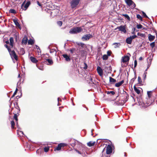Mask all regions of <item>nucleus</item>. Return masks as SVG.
<instances>
[{"label": "nucleus", "instance_id": "aec40b11", "mask_svg": "<svg viewBox=\"0 0 157 157\" xmlns=\"http://www.w3.org/2000/svg\"><path fill=\"white\" fill-rule=\"evenodd\" d=\"M10 45L12 47L13 44V37H11L10 39Z\"/></svg>", "mask_w": 157, "mask_h": 157}, {"label": "nucleus", "instance_id": "8fccbe9b", "mask_svg": "<svg viewBox=\"0 0 157 157\" xmlns=\"http://www.w3.org/2000/svg\"><path fill=\"white\" fill-rule=\"evenodd\" d=\"M17 93L16 92H14L13 95H12V98L14 97L15 96V95Z\"/></svg>", "mask_w": 157, "mask_h": 157}, {"label": "nucleus", "instance_id": "3c124183", "mask_svg": "<svg viewBox=\"0 0 157 157\" xmlns=\"http://www.w3.org/2000/svg\"><path fill=\"white\" fill-rule=\"evenodd\" d=\"M21 50L22 51V54H24L25 53V52L24 51V49L23 48H21Z\"/></svg>", "mask_w": 157, "mask_h": 157}, {"label": "nucleus", "instance_id": "13d9d810", "mask_svg": "<svg viewBox=\"0 0 157 157\" xmlns=\"http://www.w3.org/2000/svg\"><path fill=\"white\" fill-rule=\"evenodd\" d=\"M149 65H148L147 69L146 70V71L147 70V69L149 68Z\"/></svg>", "mask_w": 157, "mask_h": 157}, {"label": "nucleus", "instance_id": "423d86ee", "mask_svg": "<svg viewBox=\"0 0 157 157\" xmlns=\"http://www.w3.org/2000/svg\"><path fill=\"white\" fill-rule=\"evenodd\" d=\"M9 52L11 58L13 59L14 58L16 60H17L18 59L17 56L15 51L14 50L12 51H10Z\"/></svg>", "mask_w": 157, "mask_h": 157}, {"label": "nucleus", "instance_id": "393cba45", "mask_svg": "<svg viewBox=\"0 0 157 157\" xmlns=\"http://www.w3.org/2000/svg\"><path fill=\"white\" fill-rule=\"evenodd\" d=\"M152 92V91H148L147 92V94L149 98H150L151 97Z\"/></svg>", "mask_w": 157, "mask_h": 157}, {"label": "nucleus", "instance_id": "a211bd4d", "mask_svg": "<svg viewBox=\"0 0 157 157\" xmlns=\"http://www.w3.org/2000/svg\"><path fill=\"white\" fill-rule=\"evenodd\" d=\"M95 143V142L91 141L88 142L87 144V145L89 147H91L94 146Z\"/></svg>", "mask_w": 157, "mask_h": 157}, {"label": "nucleus", "instance_id": "2eb2a0df", "mask_svg": "<svg viewBox=\"0 0 157 157\" xmlns=\"http://www.w3.org/2000/svg\"><path fill=\"white\" fill-rule=\"evenodd\" d=\"M30 59L32 62L34 63H36L38 61L35 58L32 56L30 57Z\"/></svg>", "mask_w": 157, "mask_h": 157}, {"label": "nucleus", "instance_id": "f3484780", "mask_svg": "<svg viewBox=\"0 0 157 157\" xmlns=\"http://www.w3.org/2000/svg\"><path fill=\"white\" fill-rule=\"evenodd\" d=\"M155 36H153L151 35V34H149L148 35V39L150 41H153L155 39Z\"/></svg>", "mask_w": 157, "mask_h": 157}, {"label": "nucleus", "instance_id": "680f3d73", "mask_svg": "<svg viewBox=\"0 0 157 157\" xmlns=\"http://www.w3.org/2000/svg\"><path fill=\"white\" fill-rule=\"evenodd\" d=\"M93 130L92 129L91 131V132L92 133V135H93Z\"/></svg>", "mask_w": 157, "mask_h": 157}, {"label": "nucleus", "instance_id": "cd10ccee", "mask_svg": "<svg viewBox=\"0 0 157 157\" xmlns=\"http://www.w3.org/2000/svg\"><path fill=\"white\" fill-rule=\"evenodd\" d=\"M46 60L48 62L49 64H52L53 63L52 60V59H46Z\"/></svg>", "mask_w": 157, "mask_h": 157}, {"label": "nucleus", "instance_id": "6ab92c4d", "mask_svg": "<svg viewBox=\"0 0 157 157\" xmlns=\"http://www.w3.org/2000/svg\"><path fill=\"white\" fill-rule=\"evenodd\" d=\"M28 40V39L26 36L22 40V43L24 44H26Z\"/></svg>", "mask_w": 157, "mask_h": 157}, {"label": "nucleus", "instance_id": "4be33fe9", "mask_svg": "<svg viewBox=\"0 0 157 157\" xmlns=\"http://www.w3.org/2000/svg\"><path fill=\"white\" fill-rule=\"evenodd\" d=\"M109 82L111 83H114L116 82V79L113 78L111 77H109Z\"/></svg>", "mask_w": 157, "mask_h": 157}, {"label": "nucleus", "instance_id": "5fc2aeb1", "mask_svg": "<svg viewBox=\"0 0 157 157\" xmlns=\"http://www.w3.org/2000/svg\"><path fill=\"white\" fill-rule=\"evenodd\" d=\"M36 48L37 50H39V49H40L39 47L37 45H36Z\"/></svg>", "mask_w": 157, "mask_h": 157}, {"label": "nucleus", "instance_id": "ea45409f", "mask_svg": "<svg viewBox=\"0 0 157 157\" xmlns=\"http://www.w3.org/2000/svg\"><path fill=\"white\" fill-rule=\"evenodd\" d=\"M150 45L151 47L153 48L155 46V42H153L151 43Z\"/></svg>", "mask_w": 157, "mask_h": 157}, {"label": "nucleus", "instance_id": "7c9ffc66", "mask_svg": "<svg viewBox=\"0 0 157 157\" xmlns=\"http://www.w3.org/2000/svg\"><path fill=\"white\" fill-rule=\"evenodd\" d=\"M9 12L11 13H16V10L14 9H10Z\"/></svg>", "mask_w": 157, "mask_h": 157}, {"label": "nucleus", "instance_id": "4c0bfd02", "mask_svg": "<svg viewBox=\"0 0 157 157\" xmlns=\"http://www.w3.org/2000/svg\"><path fill=\"white\" fill-rule=\"evenodd\" d=\"M137 27L138 29H141L142 27V26L140 24L137 25Z\"/></svg>", "mask_w": 157, "mask_h": 157}, {"label": "nucleus", "instance_id": "c756f323", "mask_svg": "<svg viewBox=\"0 0 157 157\" xmlns=\"http://www.w3.org/2000/svg\"><path fill=\"white\" fill-rule=\"evenodd\" d=\"M11 128H13L15 125V123L13 121H12L11 122Z\"/></svg>", "mask_w": 157, "mask_h": 157}, {"label": "nucleus", "instance_id": "79ce46f5", "mask_svg": "<svg viewBox=\"0 0 157 157\" xmlns=\"http://www.w3.org/2000/svg\"><path fill=\"white\" fill-rule=\"evenodd\" d=\"M142 13L144 17H145L146 18H148V17L147 16V15H146V14L144 12H143Z\"/></svg>", "mask_w": 157, "mask_h": 157}, {"label": "nucleus", "instance_id": "f8f14e48", "mask_svg": "<svg viewBox=\"0 0 157 157\" xmlns=\"http://www.w3.org/2000/svg\"><path fill=\"white\" fill-rule=\"evenodd\" d=\"M63 57L65 58L66 61H70V57L67 54H63Z\"/></svg>", "mask_w": 157, "mask_h": 157}, {"label": "nucleus", "instance_id": "6e6d98bb", "mask_svg": "<svg viewBox=\"0 0 157 157\" xmlns=\"http://www.w3.org/2000/svg\"><path fill=\"white\" fill-rule=\"evenodd\" d=\"M105 148H104V149H103V150H102V153H103V152L105 150Z\"/></svg>", "mask_w": 157, "mask_h": 157}, {"label": "nucleus", "instance_id": "412c9836", "mask_svg": "<svg viewBox=\"0 0 157 157\" xmlns=\"http://www.w3.org/2000/svg\"><path fill=\"white\" fill-rule=\"evenodd\" d=\"M132 41V40L130 38V37H128L126 39V43L129 44H131Z\"/></svg>", "mask_w": 157, "mask_h": 157}, {"label": "nucleus", "instance_id": "49530a36", "mask_svg": "<svg viewBox=\"0 0 157 157\" xmlns=\"http://www.w3.org/2000/svg\"><path fill=\"white\" fill-rule=\"evenodd\" d=\"M37 3L38 6H40L42 7L40 3L38 1H37Z\"/></svg>", "mask_w": 157, "mask_h": 157}, {"label": "nucleus", "instance_id": "de8ad7c7", "mask_svg": "<svg viewBox=\"0 0 157 157\" xmlns=\"http://www.w3.org/2000/svg\"><path fill=\"white\" fill-rule=\"evenodd\" d=\"M37 52L38 53V55H41V51L40 49H39V50H37Z\"/></svg>", "mask_w": 157, "mask_h": 157}, {"label": "nucleus", "instance_id": "dca6fc26", "mask_svg": "<svg viewBox=\"0 0 157 157\" xmlns=\"http://www.w3.org/2000/svg\"><path fill=\"white\" fill-rule=\"evenodd\" d=\"M124 82V80H122L121 81L119 82L116 83L115 86L117 87H119L122 84H123Z\"/></svg>", "mask_w": 157, "mask_h": 157}, {"label": "nucleus", "instance_id": "c03bdc74", "mask_svg": "<svg viewBox=\"0 0 157 157\" xmlns=\"http://www.w3.org/2000/svg\"><path fill=\"white\" fill-rule=\"evenodd\" d=\"M138 82L139 83L141 82V79L140 77H138Z\"/></svg>", "mask_w": 157, "mask_h": 157}, {"label": "nucleus", "instance_id": "ddd939ff", "mask_svg": "<svg viewBox=\"0 0 157 157\" xmlns=\"http://www.w3.org/2000/svg\"><path fill=\"white\" fill-rule=\"evenodd\" d=\"M140 89H141V88ZM134 89L135 91L138 94H140V88H137L135 86H134Z\"/></svg>", "mask_w": 157, "mask_h": 157}, {"label": "nucleus", "instance_id": "4468645a", "mask_svg": "<svg viewBox=\"0 0 157 157\" xmlns=\"http://www.w3.org/2000/svg\"><path fill=\"white\" fill-rule=\"evenodd\" d=\"M13 21L16 26L18 27L20 29H21L20 25L17 19H14Z\"/></svg>", "mask_w": 157, "mask_h": 157}, {"label": "nucleus", "instance_id": "052dcab7", "mask_svg": "<svg viewBox=\"0 0 157 157\" xmlns=\"http://www.w3.org/2000/svg\"><path fill=\"white\" fill-rule=\"evenodd\" d=\"M39 152H40V150H37V151H36V152H37V153H38V152H39Z\"/></svg>", "mask_w": 157, "mask_h": 157}, {"label": "nucleus", "instance_id": "5701e85b", "mask_svg": "<svg viewBox=\"0 0 157 157\" xmlns=\"http://www.w3.org/2000/svg\"><path fill=\"white\" fill-rule=\"evenodd\" d=\"M17 114H14V117H13V118L16 121H17V126L18 125V122H17L18 119H17Z\"/></svg>", "mask_w": 157, "mask_h": 157}, {"label": "nucleus", "instance_id": "c9c22d12", "mask_svg": "<svg viewBox=\"0 0 157 157\" xmlns=\"http://www.w3.org/2000/svg\"><path fill=\"white\" fill-rule=\"evenodd\" d=\"M57 24L60 26H61L62 24V22L61 21H58L57 22Z\"/></svg>", "mask_w": 157, "mask_h": 157}, {"label": "nucleus", "instance_id": "864d4df0", "mask_svg": "<svg viewBox=\"0 0 157 157\" xmlns=\"http://www.w3.org/2000/svg\"><path fill=\"white\" fill-rule=\"evenodd\" d=\"M130 38H131L132 40L133 39H134V37L133 36H130Z\"/></svg>", "mask_w": 157, "mask_h": 157}, {"label": "nucleus", "instance_id": "4d7b16f0", "mask_svg": "<svg viewBox=\"0 0 157 157\" xmlns=\"http://www.w3.org/2000/svg\"><path fill=\"white\" fill-rule=\"evenodd\" d=\"M139 59L140 60H141L142 59V57H140V58H139Z\"/></svg>", "mask_w": 157, "mask_h": 157}, {"label": "nucleus", "instance_id": "9d476101", "mask_svg": "<svg viewBox=\"0 0 157 157\" xmlns=\"http://www.w3.org/2000/svg\"><path fill=\"white\" fill-rule=\"evenodd\" d=\"M65 146V144L63 143H60L59 144L57 147L54 150L59 151L61 149L62 147H63Z\"/></svg>", "mask_w": 157, "mask_h": 157}, {"label": "nucleus", "instance_id": "39448f33", "mask_svg": "<svg viewBox=\"0 0 157 157\" xmlns=\"http://www.w3.org/2000/svg\"><path fill=\"white\" fill-rule=\"evenodd\" d=\"M125 1L128 6H131L132 8L135 7V4L132 0H125Z\"/></svg>", "mask_w": 157, "mask_h": 157}, {"label": "nucleus", "instance_id": "bb28decb", "mask_svg": "<svg viewBox=\"0 0 157 157\" xmlns=\"http://www.w3.org/2000/svg\"><path fill=\"white\" fill-rule=\"evenodd\" d=\"M123 16H124L129 21L130 20V18L129 16L126 14H123L122 15Z\"/></svg>", "mask_w": 157, "mask_h": 157}, {"label": "nucleus", "instance_id": "72a5a7b5", "mask_svg": "<svg viewBox=\"0 0 157 157\" xmlns=\"http://www.w3.org/2000/svg\"><path fill=\"white\" fill-rule=\"evenodd\" d=\"M49 150V148L48 147H45L44 148V151L45 152H48V151Z\"/></svg>", "mask_w": 157, "mask_h": 157}, {"label": "nucleus", "instance_id": "a19ab883", "mask_svg": "<svg viewBox=\"0 0 157 157\" xmlns=\"http://www.w3.org/2000/svg\"><path fill=\"white\" fill-rule=\"evenodd\" d=\"M113 45L116 44V46L117 47H118L120 45V44L119 43H115L113 44Z\"/></svg>", "mask_w": 157, "mask_h": 157}, {"label": "nucleus", "instance_id": "bf43d9fd", "mask_svg": "<svg viewBox=\"0 0 157 157\" xmlns=\"http://www.w3.org/2000/svg\"><path fill=\"white\" fill-rule=\"evenodd\" d=\"M133 36H134V38H135L136 37H137V36L136 35H133Z\"/></svg>", "mask_w": 157, "mask_h": 157}, {"label": "nucleus", "instance_id": "6e6552de", "mask_svg": "<svg viewBox=\"0 0 157 157\" xmlns=\"http://www.w3.org/2000/svg\"><path fill=\"white\" fill-rule=\"evenodd\" d=\"M92 36L90 34L84 35L82 37V39L83 40H87L92 37Z\"/></svg>", "mask_w": 157, "mask_h": 157}, {"label": "nucleus", "instance_id": "c85d7f7f", "mask_svg": "<svg viewBox=\"0 0 157 157\" xmlns=\"http://www.w3.org/2000/svg\"><path fill=\"white\" fill-rule=\"evenodd\" d=\"M76 44L78 45L79 46H81L82 47H83L84 44L83 43H78V42H77Z\"/></svg>", "mask_w": 157, "mask_h": 157}, {"label": "nucleus", "instance_id": "f704fd0d", "mask_svg": "<svg viewBox=\"0 0 157 157\" xmlns=\"http://www.w3.org/2000/svg\"><path fill=\"white\" fill-rule=\"evenodd\" d=\"M137 17L138 19L140 20H142V18L141 16L139 14H137L136 16Z\"/></svg>", "mask_w": 157, "mask_h": 157}, {"label": "nucleus", "instance_id": "603ef678", "mask_svg": "<svg viewBox=\"0 0 157 157\" xmlns=\"http://www.w3.org/2000/svg\"><path fill=\"white\" fill-rule=\"evenodd\" d=\"M130 38H131L132 40L133 39H134V37L133 36H130Z\"/></svg>", "mask_w": 157, "mask_h": 157}, {"label": "nucleus", "instance_id": "b1692460", "mask_svg": "<svg viewBox=\"0 0 157 157\" xmlns=\"http://www.w3.org/2000/svg\"><path fill=\"white\" fill-rule=\"evenodd\" d=\"M34 43V41L32 39H30L28 40V44H29L33 45Z\"/></svg>", "mask_w": 157, "mask_h": 157}, {"label": "nucleus", "instance_id": "f03ea898", "mask_svg": "<svg viewBox=\"0 0 157 157\" xmlns=\"http://www.w3.org/2000/svg\"><path fill=\"white\" fill-rule=\"evenodd\" d=\"M117 29H118L122 33H126L127 32L125 25H122L120 26H118L115 29V30Z\"/></svg>", "mask_w": 157, "mask_h": 157}, {"label": "nucleus", "instance_id": "f257e3e1", "mask_svg": "<svg viewBox=\"0 0 157 157\" xmlns=\"http://www.w3.org/2000/svg\"><path fill=\"white\" fill-rule=\"evenodd\" d=\"M82 31V29L81 27H76L71 29L69 31L70 34H76Z\"/></svg>", "mask_w": 157, "mask_h": 157}, {"label": "nucleus", "instance_id": "e433bc0d", "mask_svg": "<svg viewBox=\"0 0 157 157\" xmlns=\"http://www.w3.org/2000/svg\"><path fill=\"white\" fill-rule=\"evenodd\" d=\"M111 94L112 95H114L115 94V92L113 91H108L107 92V94Z\"/></svg>", "mask_w": 157, "mask_h": 157}, {"label": "nucleus", "instance_id": "69168bd1", "mask_svg": "<svg viewBox=\"0 0 157 157\" xmlns=\"http://www.w3.org/2000/svg\"><path fill=\"white\" fill-rule=\"evenodd\" d=\"M20 132L22 133V134H23V132L22 131H20Z\"/></svg>", "mask_w": 157, "mask_h": 157}, {"label": "nucleus", "instance_id": "473e14b6", "mask_svg": "<svg viewBox=\"0 0 157 157\" xmlns=\"http://www.w3.org/2000/svg\"><path fill=\"white\" fill-rule=\"evenodd\" d=\"M50 52L51 53L55 52L56 53V50L55 49H50Z\"/></svg>", "mask_w": 157, "mask_h": 157}, {"label": "nucleus", "instance_id": "0eeeda50", "mask_svg": "<svg viewBox=\"0 0 157 157\" xmlns=\"http://www.w3.org/2000/svg\"><path fill=\"white\" fill-rule=\"evenodd\" d=\"M112 151V149L111 146L108 145L106 148V153L107 154H110Z\"/></svg>", "mask_w": 157, "mask_h": 157}, {"label": "nucleus", "instance_id": "09e8293b", "mask_svg": "<svg viewBox=\"0 0 157 157\" xmlns=\"http://www.w3.org/2000/svg\"><path fill=\"white\" fill-rule=\"evenodd\" d=\"M5 46L6 48H7L9 52L10 51V49L8 47V46H7V45H6V44H5Z\"/></svg>", "mask_w": 157, "mask_h": 157}, {"label": "nucleus", "instance_id": "a18cd8bd", "mask_svg": "<svg viewBox=\"0 0 157 157\" xmlns=\"http://www.w3.org/2000/svg\"><path fill=\"white\" fill-rule=\"evenodd\" d=\"M137 64V61L136 60H135L134 61V67H136Z\"/></svg>", "mask_w": 157, "mask_h": 157}, {"label": "nucleus", "instance_id": "7ed1b4c3", "mask_svg": "<svg viewBox=\"0 0 157 157\" xmlns=\"http://www.w3.org/2000/svg\"><path fill=\"white\" fill-rule=\"evenodd\" d=\"M80 0H72L70 2L71 6L72 8L76 7L78 4Z\"/></svg>", "mask_w": 157, "mask_h": 157}, {"label": "nucleus", "instance_id": "338daca9", "mask_svg": "<svg viewBox=\"0 0 157 157\" xmlns=\"http://www.w3.org/2000/svg\"><path fill=\"white\" fill-rule=\"evenodd\" d=\"M6 43H9V41H6Z\"/></svg>", "mask_w": 157, "mask_h": 157}, {"label": "nucleus", "instance_id": "9b49d317", "mask_svg": "<svg viewBox=\"0 0 157 157\" xmlns=\"http://www.w3.org/2000/svg\"><path fill=\"white\" fill-rule=\"evenodd\" d=\"M97 70L99 75L101 76L103 75V71L101 67L99 66L97 67Z\"/></svg>", "mask_w": 157, "mask_h": 157}, {"label": "nucleus", "instance_id": "2f4dec72", "mask_svg": "<svg viewBox=\"0 0 157 157\" xmlns=\"http://www.w3.org/2000/svg\"><path fill=\"white\" fill-rule=\"evenodd\" d=\"M137 35L138 36H140L141 37H144L145 36V35L144 34L140 33H137Z\"/></svg>", "mask_w": 157, "mask_h": 157}, {"label": "nucleus", "instance_id": "0e129e2a", "mask_svg": "<svg viewBox=\"0 0 157 157\" xmlns=\"http://www.w3.org/2000/svg\"><path fill=\"white\" fill-rule=\"evenodd\" d=\"M17 90H18L17 89V88L16 89V90L15 92H16L17 93Z\"/></svg>", "mask_w": 157, "mask_h": 157}, {"label": "nucleus", "instance_id": "774afa93", "mask_svg": "<svg viewBox=\"0 0 157 157\" xmlns=\"http://www.w3.org/2000/svg\"><path fill=\"white\" fill-rule=\"evenodd\" d=\"M18 77H20V75L19 74L18 75Z\"/></svg>", "mask_w": 157, "mask_h": 157}, {"label": "nucleus", "instance_id": "1a4fd4ad", "mask_svg": "<svg viewBox=\"0 0 157 157\" xmlns=\"http://www.w3.org/2000/svg\"><path fill=\"white\" fill-rule=\"evenodd\" d=\"M129 57L127 56H124L122 58L121 62L124 63H126L128 61Z\"/></svg>", "mask_w": 157, "mask_h": 157}, {"label": "nucleus", "instance_id": "20e7f679", "mask_svg": "<svg viewBox=\"0 0 157 157\" xmlns=\"http://www.w3.org/2000/svg\"><path fill=\"white\" fill-rule=\"evenodd\" d=\"M30 4L29 1L25 3V1H24L21 5V8L24 10H26L29 6Z\"/></svg>", "mask_w": 157, "mask_h": 157}, {"label": "nucleus", "instance_id": "a878e982", "mask_svg": "<svg viewBox=\"0 0 157 157\" xmlns=\"http://www.w3.org/2000/svg\"><path fill=\"white\" fill-rule=\"evenodd\" d=\"M108 56L106 55H104L102 56L103 59L104 60H106L108 59Z\"/></svg>", "mask_w": 157, "mask_h": 157}, {"label": "nucleus", "instance_id": "e2e57ef3", "mask_svg": "<svg viewBox=\"0 0 157 157\" xmlns=\"http://www.w3.org/2000/svg\"><path fill=\"white\" fill-rule=\"evenodd\" d=\"M76 151L78 152V153L79 154H81V153L78 150H76Z\"/></svg>", "mask_w": 157, "mask_h": 157}, {"label": "nucleus", "instance_id": "58836bf2", "mask_svg": "<svg viewBox=\"0 0 157 157\" xmlns=\"http://www.w3.org/2000/svg\"><path fill=\"white\" fill-rule=\"evenodd\" d=\"M75 48H73L71 49L70 50V51L71 53H74V52L75 51Z\"/></svg>", "mask_w": 157, "mask_h": 157}, {"label": "nucleus", "instance_id": "37998d69", "mask_svg": "<svg viewBox=\"0 0 157 157\" xmlns=\"http://www.w3.org/2000/svg\"><path fill=\"white\" fill-rule=\"evenodd\" d=\"M111 54V52L110 51H108L107 52V55L108 56H110Z\"/></svg>", "mask_w": 157, "mask_h": 157}]
</instances>
